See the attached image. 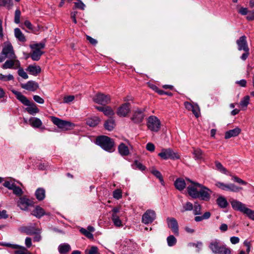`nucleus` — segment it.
<instances>
[{
  "mask_svg": "<svg viewBox=\"0 0 254 254\" xmlns=\"http://www.w3.org/2000/svg\"><path fill=\"white\" fill-rule=\"evenodd\" d=\"M209 249L213 253L218 254H231V251L225 245L221 244L218 240L212 241L209 244Z\"/></svg>",
  "mask_w": 254,
  "mask_h": 254,
  "instance_id": "f257e3e1",
  "label": "nucleus"
},
{
  "mask_svg": "<svg viewBox=\"0 0 254 254\" xmlns=\"http://www.w3.org/2000/svg\"><path fill=\"white\" fill-rule=\"evenodd\" d=\"M96 143L107 151L112 152L115 150L113 140L107 136H101L97 137Z\"/></svg>",
  "mask_w": 254,
  "mask_h": 254,
  "instance_id": "f03ea898",
  "label": "nucleus"
},
{
  "mask_svg": "<svg viewBox=\"0 0 254 254\" xmlns=\"http://www.w3.org/2000/svg\"><path fill=\"white\" fill-rule=\"evenodd\" d=\"M51 120L55 125L63 130H70L75 126L74 124L70 122L63 120L56 117H52Z\"/></svg>",
  "mask_w": 254,
  "mask_h": 254,
  "instance_id": "7ed1b4c3",
  "label": "nucleus"
},
{
  "mask_svg": "<svg viewBox=\"0 0 254 254\" xmlns=\"http://www.w3.org/2000/svg\"><path fill=\"white\" fill-rule=\"evenodd\" d=\"M147 126L151 131L158 132L161 127V122L156 116H151L147 119Z\"/></svg>",
  "mask_w": 254,
  "mask_h": 254,
  "instance_id": "20e7f679",
  "label": "nucleus"
},
{
  "mask_svg": "<svg viewBox=\"0 0 254 254\" xmlns=\"http://www.w3.org/2000/svg\"><path fill=\"white\" fill-rule=\"evenodd\" d=\"M158 156L164 160L169 159L173 160L178 159L180 157L177 152H174L171 148L162 149L161 152L158 154Z\"/></svg>",
  "mask_w": 254,
  "mask_h": 254,
  "instance_id": "39448f33",
  "label": "nucleus"
},
{
  "mask_svg": "<svg viewBox=\"0 0 254 254\" xmlns=\"http://www.w3.org/2000/svg\"><path fill=\"white\" fill-rule=\"evenodd\" d=\"M199 189L198 198L204 201H209L210 198V195L212 193V191L208 188L203 186L200 184H197Z\"/></svg>",
  "mask_w": 254,
  "mask_h": 254,
  "instance_id": "423d86ee",
  "label": "nucleus"
},
{
  "mask_svg": "<svg viewBox=\"0 0 254 254\" xmlns=\"http://www.w3.org/2000/svg\"><path fill=\"white\" fill-rule=\"evenodd\" d=\"M93 100L94 102L97 104L105 105L110 103L111 97L109 95L98 93L94 96Z\"/></svg>",
  "mask_w": 254,
  "mask_h": 254,
  "instance_id": "0eeeda50",
  "label": "nucleus"
},
{
  "mask_svg": "<svg viewBox=\"0 0 254 254\" xmlns=\"http://www.w3.org/2000/svg\"><path fill=\"white\" fill-rule=\"evenodd\" d=\"M156 213L151 209L145 211L142 216V222L145 224L151 223L156 219Z\"/></svg>",
  "mask_w": 254,
  "mask_h": 254,
  "instance_id": "6e6552de",
  "label": "nucleus"
},
{
  "mask_svg": "<svg viewBox=\"0 0 254 254\" xmlns=\"http://www.w3.org/2000/svg\"><path fill=\"white\" fill-rule=\"evenodd\" d=\"M3 185L9 190H12L13 193L17 196H21L23 193L21 189L16 186L12 181H6Z\"/></svg>",
  "mask_w": 254,
  "mask_h": 254,
  "instance_id": "1a4fd4ad",
  "label": "nucleus"
},
{
  "mask_svg": "<svg viewBox=\"0 0 254 254\" xmlns=\"http://www.w3.org/2000/svg\"><path fill=\"white\" fill-rule=\"evenodd\" d=\"M130 111V104L126 103L123 104L117 109V114L120 117H126Z\"/></svg>",
  "mask_w": 254,
  "mask_h": 254,
  "instance_id": "9d476101",
  "label": "nucleus"
},
{
  "mask_svg": "<svg viewBox=\"0 0 254 254\" xmlns=\"http://www.w3.org/2000/svg\"><path fill=\"white\" fill-rule=\"evenodd\" d=\"M20 66V64L19 61L16 59H9L7 60L4 64L2 65L3 69L7 68H14L16 69L19 68Z\"/></svg>",
  "mask_w": 254,
  "mask_h": 254,
  "instance_id": "9b49d317",
  "label": "nucleus"
},
{
  "mask_svg": "<svg viewBox=\"0 0 254 254\" xmlns=\"http://www.w3.org/2000/svg\"><path fill=\"white\" fill-rule=\"evenodd\" d=\"M167 223L168 226L170 228L173 232L176 235H179L178 224L177 221L173 217H168L167 218Z\"/></svg>",
  "mask_w": 254,
  "mask_h": 254,
  "instance_id": "f8f14e48",
  "label": "nucleus"
},
{
  "mask_svg": "<svg viewBox=\"0 0 254 254\" xmlns=\"http://www.w3.org/2000/svg\"><path fill=\"white\" fill-rule=\"evenodd\" d=\"M145 117L143 111L140 109H137L133 113L131 120L136 124L142 122Z\"/></svg>",
  "mask_w": 254,
  "mask_h": 254,
  "instance_id": "ddd939ff",
  "label": "nucleus"
},
{
  "mask_svg": "<svg viewBox=\"0 0 254 254\" xmlns=\"http://www.w3.org/2000/svg\"><path fill=\"white\" fill-rule=\"evenodd\" d=\"M192 185L188 187L187 190L189 194L193 198H198L199 189L197 183L192 182Z\"/></svg>",
  "mask_w": 254,
  "mask_h": 254,
  "instance_id": "4468645a",
  "label": "nucleus"
},
{
  "mask_svg": "<svg viewBox=\"0 0 254 254\" xmlns=\"http://www.w3.org/2000/svg\"><path fill=\"white\" fill-rule=\"evenodd\" d=\"M236 44L239 51L250 49L248 45L247 37L245 35L241 36L236 41Z\"/></svg>",
  "mask_w": 254,
  "mask_h": 254,
  "instance_id": "2eb2a0df",
  "label": "nucleus"
},
{
  "mask_svg": "<svg viewBox=\"0 0 254 254\" xmlns=\"http://www.w3.org/2000/svg\"><path fill=\"white\" fill-rule=\"evenodd\" d=\"M230 203L232 208L234 209L243 212L244 214L246 211L245 210L247 209V207H246L245 204L237 200L233 199L230 200Z\"/></svg>",
  "mask_w": 254,
  "mask_h": 254,
  "instance_id": "dca6fc26",
  "label": "nucleus"
},
{
  "mask_svg": "<svg viewBox=\"0 0 254 254\" xmlns=\"http://www.w3.org/2000/svg\"><path fill=\"white\" fill-rule=\"evenodd\" d=\"M2 53L3 55H5L7 58L9 59H14L16 58L13 51V47L11 45H7L5 46L2 49Z\"/></svg>",
  "mask_w": 254,
  "mask_h": 254,
  "instance_id": "f3484780",
  "label": "nucleus"
},
{
  "mask_svg": "<svg viewBox=\"0 0 254 254\" xmlns=\"http://www.w3.org/2000/svg\"><path fill=\"white\" fill-rule=\"evenodd\" d=\"M95 108L99 111L103 112L105 116L110 118L115 114L114 110L110 106H96Z\"/></svg>",
  "mask_w": 254,
  "mask_h": 254,
  "instance_id": "a211bd4d",
  "label": "nucleus"
},
{
  "mask_svg": "<svg viewBox=\"0 0 254 254\" xmlns=\"http://www.w3.org/2000/svg\"><path fill=\"white\" fill-rule=\"evenodd\" d=\"M7 246L12 249H17L14 252V254H32L24 247L12 244H7Z\"/></svg>",
  "mask_w": 254,
  "mask_h": 254,
  "instance_id": "6ab92c4d",
  "label": "nucleus"
},
{
  "mask_svg": "<svg viewBox=\"0 0 254 254\" xmlns=\"http://www.w3.org/2000/svg\"><path fill=\"white\" fill-rule=\"evenodd\" d=\"M11 92L15 95L17 99L20 101L25 106L30 105V101L21 92L16 91L14 89H12Z\"/></svg>",
  "mask_w": 254,
  "mask_h": 254,
  "instance_id": "aec40b11",
  "label": "nucleus"
},
{
  "mask_svg": "<svg viewBox=\"0 0 254 254\" xmlns=\"http://www.w3.org/2000/svg\"><path fill=\"white\" fill-rule=\"evenodd\" d=\"M17 204L22 210H26L29 206L32 205V201L29 199L23 197L20 198Z\"/></svg>",
  "mask_w": 254,
  "mask_h": 254,
  "instance_id": "412c9836",
  "label": "nucleus"
},
{
  "mask_svg": "<svg viewBox=\"0 0 254 254\" xmlns=\"http://www.w3.org/2000/svg\"><path fill=\"white\" fill-rule=\"evenodd\" d=\"M21 87L27 90L34 91L38 88L39 85L34 81H29L26 83L22 84Z\"/></svg>",
  "mask_w": 254,
  "mask_h": 254,
  "instance_id": "4be33fe9",
  "label": "nucleus"
},
{
  "mask_svg": "<svg viewBox=\"0 0 254 254\" xmlns=\"http://www.w3.org/2000/svg\"><path fill=\"white\" fill-rule=\"evenodd\" d=\"M31 214L38 218H41L44 215H47L43 208L39 206H35L31 212Z\"/></svg>",
  "mask_w": 254,
  "mask_h": 254,
  "instance_id": "5701e85b",
  "label": "nucleus"
},
{
  "mask_svg": "<svg viewBox=\"0 0 254 254\" xmlns=\"http://www.w3.org/2000/svg\"><path fill=\"white\" fill-rule=\"evenodd\" d=\"M26 70L30 74L36 76L41 72V68L39 65H30L27 67Z\"/></svg>",
  "mask_w": 254,
  "mask_h": 254,
  "instance_id": "b1692460",
  "label": "nucleus"
},
{
  "mask_svg": "<svg viewBox=\"0 0 254 254\" xmlns=\"http://www.w3.org/2000/svg\"><path fill=\"white\" fill-rule=\"evenodd\" d=\"M241 129L239 127H236L234 129L229 130L225 132V138L229 139L232 137L238 136L241 132Z\"/></svg>",
  "mask_w": 254,
  "mask_h": 254,
  "instance_id": "393cba45",
  "label": "nucleus"
},
{
  "mask_svg": "<svg viewBox=\"0 0 254 254\" xmlns=\"http://www.w3.org/2000/svg\"><path fill=\"white\" fill-rule=\"evenodd\" d=\"M118 151L120 155L126 156L129 154L128 147L124 143H121L118 146Z\"/></svg>",
  "mask_w": 254,
  "mask_h": 254,
  "instance_id": "a878e982",
  "label": "nucleus"
},
{
  "mask_svg": "<svg viewBox=\"0 0 254 254\" xmlns=\"http://www.w3.org/2000/svg\"><path fill=\"white\" fill-rule=\"evenodd\" d=\"M58 250L61 254H67L70 251L71 248L69 244L64 243L59 246Z\"/></svg>",
  "mask_w": 254,
  "mask_h": 254,
  "instance_id": "bb28decb",
  "label": "nucleus"
},
{
  "mask_svg": "<svg viewBox=\"0 0 254 254\" xmlns=\"http://www.w3.org/2000/svg\"><path fill=\"white\" fill-rule=\"evenodd\" d=\"M23 231L27 235H34L38 233L40 230L34 226H27L24 227Z\"/></svg>",
  "mask_w": 254,
  "mask_h": 254,
  "instance_id": "cd10ccee",
  "label": "nucleus"
},
{
  "mask_svg": "<svg viewBox=\"0 0 254 254\" xmlns=\"http://www.w3.org/2000/svg\"><path fill=\"white\" fill-rule=\"evenodd\" d=\"M100 122V119L97 117H93L88 118L86 120V124L90 127H94Z\"/></svg>",
  "mask_w": 254,
  "mask_h": 254,
  "instance_id": "c85d7f7f",
  "label": "nucleus"
},
{
  "mask_svg": "<svg viewBox=\"0 0 254 254\" xmlns=\"http://www.w3.org/2000/svg\"><path fill=\"white\" fill-rule=\"evenodd\" d=\"M176 188L179 190H182L186 187V184L184 180L179 178L177 179L174 183Z\"/></svg>",
  "mask_w": 254,
  "mask_h": 254,
  "instance_id": "c756f323",
  "label": "nucleus"
},
{
  "mask_svg": "<svg viewBox=\"0 0 254 254\" xmlns=\"http://www.w3.org/2000/svg\"><path fill=\"white\" fill-rule=\"evenodd\" d=\"M192 153L194 156L195 160H204L203 157L204 156V154L200 149L194 148Z\"/></svg>",
  "mask_w": 254,
  "mask_h": 254,
  "instance_id": "7c9ffc66",
  "label": "nucleus"
},
{
  "mask_svg": "<svg viewBox=\"0 0 254 254\" xmlns=\"http://www.w3.org/2000/svg\"><path fill=\"white\" fill-rule=\"evenodd\" d=\"M116 126L115 120L112 118H110L106 121L104 124L105 128L109 131L113 129Z\"/></svg>",
  "mask_w": 254,
  "mask_h": 254,
  "instance_id": "2f4dec72",
  "label": "nucleus"
},
{
  "mask_svg": "<svg viewBox=\"0 0 254 254\" xmlns=\"http://www.w3.org/2000/svg\"><path fill=\"white\" fill-rule=\"evenodd\" d=\"M14 35L19 41L22 42L26 41V38L19 28H16L14 29Z\"/></svg>",
  "mask_w": 254,
  "mask_h": 254,
  "instance_id": "473e14b6",
  "label": "nucleus"
},
{
  "mask_svg": "<svg viewBox=\"0 0 254 254\" xmlns=\"http://www.w3.org/2000/svg\"><path fill=\"white\" fill-rule=\"evenodd\" d=\"M30 124L33 127H40L42 125V121L37 118H31L29 119Z\"/></svg>",
  "mask_w": 254,
  "mask_h": 254,
  "instance_id": "72a5a7b5",
  "label": "nucleus"
},
{
  "mask_svg": "<svg viewBox=\"0 0 254 254\" xmlns=\"http://www.w3.org/2000/svg\"><path fill=\"white\" fill-rule=\"evenodd\" d=\"M33 51L31 54V57L33 61H38L40 60L41 56L43 52L41 50L33 49Z\"/></svg>",
  "mask_w": 254,
  "mask_h": 254,
  "instance_id": "f704fd0d",
  "label": "nucleus"
},
{
  "mask_svg": "<svg viewBox=\"0 0 254 254\" xmlns=\"http://www.w3.org/2000/svg\"><path fill=\"white\" fill-rule=\"evenodd\" d=\"M26 108L27 112L33 115L36 114L39 112V109L37 107L36 105L33 103L31 104L30 102V105Z\"/></svg>",
  "mask_w": 254,
  "mask_h": 254,
  "instance_id": "c9c22d12",
  "label": "nucleus"
},
{
  "mask_svg": "<svg viewBox=\"0 0 254 254\" xmlns=\"http://www.w3.org/2000/svg\"><path fill=\"white\" fill-rule=\"evenodd\" d=\"M35 195L37 199L42 200L45 197V190L43 188L38 189L35 192Z\"/></svg>",
  "mask_w": 254,
  "mask_h": 254,
  "instance_id": "e433bc0d",
  "label": "nucleus"
},
{
  "mask_svg": "<svg viewBox=\"0 0 254 254\" xmlns=\"http://www.w3.org/2000/svg\"><path fill=\"white\" fill-rule=\"evenodd\" d=\"M217 204L221 208H226L228 203L227 200L223 196H219L216 200Z\"/></svg>",
  "mask_w": 254,
  "mask_h": 254,
  "instance_id": "4c0bfd02",
  "label": "nucleus"
},
{
  "mask_svg": "<svg viewBox=\"0 0 254 254\" xmlns=\"http://www.w3.org/2000/svg\"><path fill=\"white\" fill-rule=\"evenodd\" d=\"M242 188L236 186L233 184H227L226 190H229L233 192H238Z\"/></svg>",
  "mask_w": 254,
  "mask_h": 254,
  "instance_id": "58836bf2",
  "label": "nucleus"
},
{
  "mask_svg": "<svg viewBox=\"0 0 254 254\" xmlns=\"http://www.w3.org/2000/svg\"><path fill=\"white\" fill-rule=\"evenodd\" d=\"M151 173L153 175H154L156 178H157L159 180L162 185H164L163 177L161 173L159 171L155 169H152L151 170Z\"/></svg>",
  "mask_w": 254,
  "mask_h": 254,
  "instance_id": "ea45409f",
  "label": "nucleus"
},
{
  "mask_svg": "<svg viewBox=\"0 0 254 254\" xmlns=\"http://www.w3.org/2000/svg\"><path fill=\"white\" fill-rule=\"evenodd\" d=\"M250 97L249 96H246L244 97L243 99L241 101L240 103V105L242 107V109L245 110L247 108V106L249 103Z\"/></svg>",
  "mask_w": 254,
  "mask_h": 254,
  "instance_id": "a19ab883",
  "label": "nucleus"
},
{
  "mask_svg": "<svg viewBox=\"0 0 254 254\" xmlns=\"http://www.w3.org/2000/svg\"><path fill=\"white\" fill-rule=\"evenodd\" d=\"M12 5L13 3L12 0H0V6H5L9 9L11 8Z\"/></svg>",
  "mask_w": 254,
  "mask_h": 254,
  "instance_id": "79ce46f5",
  "label": "nucleus"
},
{
  "mask_svg": "<svg viewBox=\"0 0 254 254\" xmlns=\"http://www.w3.org/2000/svg\"><path fill=\"white\" fill-rule=\"evenodd\" d=\"M85 254H100L99 253L98 249L96 246H92L90 249L86 250Z\"/></svg>",
  "mask_w": 254,
  "mask_h": 254,
  "instance_id": "37998d69",
  "label": "nucleus"
},
{
  "mask_svg": "<svg viewBox=\"0 0 254 254\" xmlns=\"http://www.w3.org/2000/svg\"><path fill=\"white\" fill-rule=\"evenodd\" d=\"M167 241L168 245L170 247L174 246L177 242L176 239L173 235H170V236H169L167 239Z\"/></svg>",
  "mask_w": 254,
  "mask_h": 254,
  "instance_id": "c03bdc74",
  "label": "nucleus"
},
{
  "mask_svg": "<svg viewBox=\"0 0 254 254\" xmlns=\"http://www.w3.org/2000/svg\"><path fill=\"white\" fill-rule=\"evenodd\" d=\"M80 232L87 238L90 239H93V235L87 229L82 228L80 229Z\"/></svg>",
  "mask_w": 254,
  "mask_h": 254,
  "instance_id": "a18cd8bd",
  "label": "nucleus"
},
{
  "mask_svg": "<svg viewBox=\"0 0 254 254\" xmlns=\"http://www.w3.org/2000/svg\"><path fill=\"white\" fill-rule=\"evenodd\" d=\"M193 214L194 215H199L201 214V206L197 202H195L193 207Z\"/></svg>",
  "mask_w": 254,
  "mask_h": 254,
  "instance_id": "49530a36",
  "label": "nucleus"
},
{
  "mask_svg": "<svg viewBox=\"0 0 254 254\" xmlns=\"http://www.w3.org/2000/svg\"><path fill=\"white\" fill-rule=\"evenodd\" d=\"M14 77L12 75L8 74L7 75H4L2 74H0V80L4 81H7L9 80H13Z\"/></svg>",
  "mask_w": 254,
  "mask_h": 254,
  "instance_id": "de8ad7c7",
  "label": "nucleus"
},
{
  "mask_svg": "<svg viewBox=\"0 0 254 254\" xmlns=\"http://www.w3.org/2000/svg\"><path fill=\"white\" fill-rule=\"evenodd\" d=\"M113 195L114 198L119 199L122 197V192L121 190H116L113 191Z\"/></svg>",
  "mask_w": 254,
  "mask_h": 254,
  "instance_id": "09e8293b",
  "label": "nucleus"
},
{
  "mask_svg": "<svg viewBox=\"0 0 254 254\" xmlns=\"http://www.w3.org/2000/svg\"><path fill=\"white\" fill-rule=\"evenodd\" d=\"M193 209V205L190 202H187L183 206V210L182 211V212L185 211H190Z\"/></svg>",
  "mask_w": 254,
  "mask_h": 254,
  "instance_id": "8fccbe9b",
  "label": "nucleus"
},
{
  "mask_svg": "<svg viewBox=\"0 0 254 254\" xmlns=\"http://www.w3.org/2000/svg\"><path fill=\"white\" fill-rule=\"evenodd\" d=\"M245 210L244 214L247 215L250 219L254 220V211L248 208Z\"/></svg>",
  "mask_w": 254,
  "mask_h": 254,
  "instance_id": "3c124183",
  "label": "nucleus"
},
{
  "mask_svg": "<svg viewBox=\"0 0 254 254\" xmlns=\"http://www.w3.org/2000/svg\"><path fill=\"white\" fill-rule=\"evenodd\" d=\"M75 8L84 10L85 7V5L80 0H77L76 2H74Z\"/></svg>",
  "mask_w": 254,
  "mask_h": 254,
  "instance_id": "603ef678",
  "label": "nucleus"
},
{
  "mask_svg": "<svg viewBox=\"0 0 254 254\" xmlns=\"http://www.w3.org/2000/svg\"><path fill=\"white\" fill-rule=\"evenodd\" d=\"M21 15V12L19 9H17L15 11L14 15V22L16 24H18L20 22V17Z\"/></svg>",
  "mask_w": 254,
  "mask_h": 254,
  "instance_id": "864d4df0",
  "label": "nucleus"
},
{
  "mask_svg": "<svg viewBox=\"0 0 254 254\" xmlns=\"http://www.w3.org/2000/svg\"><path fill=\"white\" fill-rule=\"evenodd\" d=\"M191 111H192V113L196 118H198L199 117L200 109L197 105L194 106Z\"/></svg>",
  "mask_w": 254,
  "mask_h": 254,
  "instance_id": "5fc2aeb1",
  "label": "nucleus"
},
{
  "mask_svg": "<svg viewBox=\"0 0 254 254\" xmlns=\"http://www.w3.org/2000/svg\"><path fill=\"white\" fill-rule=\"evenodd\" d=\"M18 75L24 79H27L28 76L26 72L24 71L23 68H19L18 70Z\"/></svg>",
  "mask_w": 254,
  "mask_h": 254,
  "instance_id": "6e6d98bb",
  "label": "nucleus"
},
{
  "mask_svg": "<svg viewBox=\"0 0 254 254\" xmlns=\"http://www.w3.org/2000/svg\"><path fill=\"white\" fill-rule=\"evenodd\" d=\"M215 165L216 168L223 173H226L227 172L226 169L223 167L222 165L219 162H215Z\"/></svg>",
  "mask_w": 254,
  "mask_h": 254,
  "instance_id": "4d7b16f0",
  "label": "nucleus"
},
{
  "mask_svg": "<svg viewBox=\"0 0 254 254\" xmlns=\"http://www.w3.org/2000/svg\"><path fill=\"white\" fill-rule=\"evenodd\" d=\"M75 97L73 95H69L64 97V103H69L74 100Z\"/></svg>",
  "mask_w": 254,
  "mask_h": 254,
  "instance_id": "13d9d810",
  "label": "nucleus"
},
{
  "mask_svg": "<svg viewBox=\"0 0 254 254\" xmlns=\"http://www.w3.org/2000/svg\"><path fill=\"white\" fill-rule=\"evenodd\" d=\"M244 53L241 56V59L243 61H246L250 55V49L243 50Z\"/></svg>",
  "mask_w": 254,
  "mask_h": 254,
  "instance_id": "bf43d9fd",
  "label": "nucleus"
},
{
  "mask_svg": "<svg viewBox=\"0 0 254 254\" xmlns=\"http://www.w3.org/2000/svg\"><path fill=\"white\" fill-rule=\"evenodd\" d=\"M45 46V43H40L33 45L32 46V48L40 50V49L44 48Z\"/></svg>",
  "mask_w": 254,
  "mask_h": 254,
  "instance_id": "052dcab7",
  "label": "nucleus"
},
{
  "mask_svg": "<svg viewBox=\"0 0 254 254\" xmlns=\"http://www.w3.org/2000/svg\"><path fill=\"white\" fill-rule=\"evenodd\" d=\"M146 149L150 152H153L155 150V145L151 142L147 143L146 146Z\"/></svg>",
  "mask_w": 254,
  "mask_h": 254,
  "instance_id": "680f3d73",
  "label": "nucleus"
},
{
  "mask_svg": "<svg viewBox=\"0 0 254 254\" xmlns=\"http://www.w3.org/2000/svg\"><path fill=\"white\" fill-rule=\"evenodd\" d=\"M33 99L39 104H43L44 103V100L38 95L33 96Z\"/></svg>",
  "mask_w": 254,
  "mask_h": 254,
  "instance_id": "e2e57ef3",
  "label": "nucleus"
},
{
  "mask_svg": "<svg viewBox=\"0 0 254 254\" xmlns=\"http://www.w3.org/2000/svg\"><path fill=\"white\" fill-rule=\"evenodd\" d=\"M233 180L238 183H239V184H242V185H246L247 184V183L246 182H245L244 181H243V180H242L241 179L237 177V176H234L233 177Z\"/></svg>",
  "mask_w": 254,
  "mask_h": 254,
  "instance_id": "0e129e2a",
  "label": "nucleus"
},
{
  "mask_svg": "<svg viewBox=\"0 0 254 254\" xmlns=\"http://www.w3.org/2000/svg\"><path fill=\"white\" fill-rule=\"evenodd\" d=\"M134 165L137 168L140 170H144L145 169V167L141 163L137 161H135Z\"/></svg>",
  "mask_w": 254,
  "mask_h": 254,
  "instance_id": "69168bd1",
  "label": "nucleus"
},
{
  "mask_svg": "<svg viewBox=\"0 0 254 254\" xmlns=\"http://www.w3.org/2000/svg\"><path fill=\"white\" fill-rule=\"evenodd\" d=\"M215 185L218 188L222 189V190H226L227 184H224L223 183H221V182H217L215 184Z\"/></svg>",
  "mask_w": 254,
  "mask_h": 254,
  "instance_id": "338daca9",
  "label": "nucleus"
},
{
  "mask_svg": "<svg viewBox=\"0 0 254 254\" xmlns=\"http://www.w3.org/2000/svg\"><path fill=\"white\" fill-rule=\"evenodd\" d=\"M113 222L114 225L117 227H121L123 225L122 222L119 217L116 219H115V220H113Z\"/></svg>",
  "mask_w": 254,
  "mask_h": 254,
  "instance_id": "774afa93",
  "label": "nucleus"
}]
</instances>
